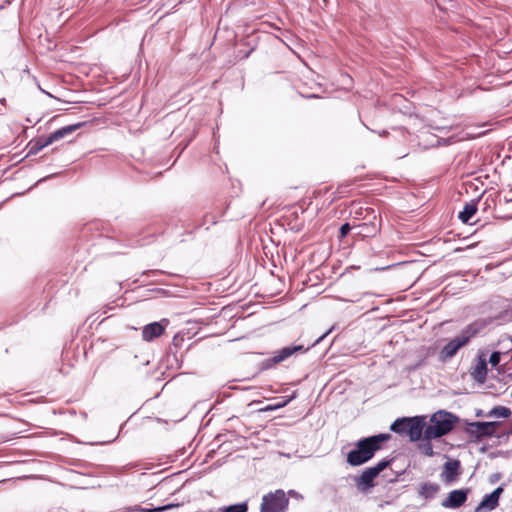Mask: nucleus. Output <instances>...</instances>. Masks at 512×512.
<instances>
[{
	"mask_svg": "<svg viewBox=\"0 0 512 512\" xmlns=\"http://www.w3.org/2000/svg\"><path fill=\"white\" fill-rule=\"evenodd\" d=\"M467 499V490H453L449 493L448 497L443 500L442 506L445 508H458Z\"/></svg>",
	"mask_w": 512,
	"mask_h": 512,
	"instance_id": "6e6552de",
	"label": "nucleus"
},
{
	"mask_svg": "<svg viewBox=\"0 0 512 512\" xmlns=\"http://www.w3.org/2000/svg\"><path fill=\"white\" fill-rule=\"evenodd\" d=\"M439 490V487L437 484L426 482L423 483L420 487L419 493L421 496L425 498H430L434 496Z\"/></svg>",
	"mask_w": 512,
	"mask_h": 512,
	"instance_id": "f3484780",
	"label": "nucleus"
},
{
	"mask_svg": "<svg viewBox=\"0 0 512 512\" xmlns=\"http://www.w3.org/2000/svg\"><path fill=\"white\" fill-rule=\"evenodd\" d=\"M287 404V401L283 402V403H277L276 405L272 406V407H268L267 410H271V409H277V408H280V407H283Z\"/></svg>",
	"mask_w": 512,
	"mask_h": 512,
	"instance_id": "393cba45",
	"label": "nucleus"
},
{
	"mask_svg": "<svg viewBox=\"0 0 512 512\" xmlns=\"http://www.w3.org/2000/svg\"><path fill=\"white\" fill-rule=\"evenodd\" d=\"M390 438L389 434H378L359 440L353 450L347 454V462L351 466H360L373 458L380 450L382 443Z\"/></svg>",
	"mask_w": 512,
	"mask_h": 512,
	"instance_id": "f257e3e1",
	"label": "nucleus"
},
{
	"mask_svg": "<svg viewBox=\"0 0 512 512\" xmlns=\"http://www.w3.org/2000/svg\"><path fill=\"white\" fill-rule=\"evenodd\" d=\"M502 492L503 489L501 487H498L492 493L485 495L482 501L475 509V512H481L482 510L491 511L495 509L498 505L499 498Z\"/></svg>",
	"mask_w": 512,
	"mask_h": 512,
	"instance_id": "0eeeda50",
	"label": "nucleus"
},
{
	"mask_svg": "<svg viewBox=\"0 0 512 512\" xmlns=\"http://www.w3.org/2000/svg\"><path fill=\"white\" fill-rule=\"evenodd\" d=\"M247 509L248 507L246 503H238L227 507H222L218 512H247Z\"/></svg>",
	"mask_w": 512,
	"mask_h": 512,
	"instance_id": "6ab92c4d",
	"label": "nucleus"
},
{
	"mask_svg": "<svg viewBox=\"0 0 512 512\" xmlns=\"http://www.w3.org/2000/svg\"><path fill=\"white\" fill-rule=\"evenodd\" d=\"M424 429V422L421 418H411L407 435L410 437L411 441H417L420 439L422 434L424 435Z\"/></svg>",
	"mask_w": 512,
	"mask_h": 512,
	"instance_id": "f8f14e48",
	"label": "nucleus"
},
{
	"mask_svg": "<svg viewBox=\"0 0 512 512\" xmlns=\"http://www.w3.org/2000/svg\"><path fill=\"white\" fill-rule=\"evenodd\" d=\"M510 415V409L503 406L495 407L489 412V416H494L498 418H508Z\"/></svg>",
	"mask_w": 512,
	"mask_h": 512,
	"instance_id": "a211bd4d",
	"label": "nucleus"
},
{
	"mask_svg": "<svg viewBox=\"0 0 512 512\" xmlns=\"http://www.w3.org/2000/svg\"><path fill=\"white\" fill-rule=\"evenodd\" d=\"M411 418H401L393 422L390 429L395 433L406 434L410 425Z\"/></svg>",
	"mask_w": 512,
	"mask_h": 512,
	"instance_id": "dca6fc26",
	"label": "nucleus"
},
{
	"mask_svg": "<svg viewBox=\"0 0 512 512\" xmlns=\"http://www.w3.org/2000/svg\"><path fill=\"white\" fill-rule=\"evenodd\" d=\"M500 362V353L499 352H493L489 358V363L492 366H497Z\"/></svg>",
	"mask_w": 512,
	"mask_h": 512,
	"instance_id": "4be33fe9",
	"label": "nucleus"
},
{
	"mask_svg": "<svg viewBox=\"0 0 512 512\" xmlns=\"http://www.w3.org/2000/svg\"><path fill=\"white\" fill-rule=\"evenodd\" d=\"M472 376L479 382H484L487 375V364L484 359H480L474 366Z\"/></svg>",
	"mask_w": 512,
	"mask_h": 512,
	"instance_id": "ddd939ff",
	"label": "nucleus"
},
{
	"mask_svg": "<svg viewBox=\"0 0 512 512\" xmlns=\"http://www.w3.org/2000/svg\"><path fill=\"white\" fill-rule=\"evenodd\" d=\"M456 420L457 418L452 413L443 410L434 413L424 429V439L429 441L448 434L453 429Z\"/></svg>",
	"mask_w": 512,
	"mask_h": 512,
	"instance_id": "f03ea898",
	"label": "nucleus"
},
{
	"mask_svg": "<svg viewBox=\"0 0 512 512\" xmlns=\"http://www.w3.org/2000/svg\"><path fill=\"white\" fill-rule=\"evenodd\" d=\"M459 467L460 463L457 460H450L446 462L441 473L442 481L447 484L454 482L458 476Z\"/></svg>",
	"mask_w": 512,
	"mask_h": 512,
	"instance_id": "9d476101",
	"label": "nucleus"
},
{
	"mask_svg": "<svg viewBox=\"0 0 512 512\" xmlns=\"http://www.w3.org/2000/svg\"><path fill=\"white\" fill-rule=\"evenodd\" d=\"M170 507H171L170 505H167V506L157 507V508H153V509L137 508L136 510L141 511V512H160V511H165V510L169 509Z\"/></svg>",
	"mask_w": 512,
	"mask_h": 512,
	"instance_id": "5701e85b",
	"label": "nucleus"
},
{
	"mask_svg": "<svg viewBox=\"0 0 512 512\" xmlns=\"http://www.w3.org/2000/svg\"><path fill=\"white\" fill-rule=\"evenodd\" d=\"M301 345L293 346V347H285L278 351L275 356L273 357L274 363L282 362L283 360L287 359L289 356H291L293 353L302 350Z\"/></svg>",
	"mask_w": 512,
	"mask_h": 512,
	"instance_id": "4468645a",
	"label": "nucleus"
},
{
	"mask_svg": "<svg viewBox=\"0 0 512 512\" xmlns=\"http://www.w3.org/2000/svg\"><path fill=\"white\" fill-rule=\"evenodd\" d=\"M328 333H329V331L327 333H325L324 335H322L319 339H317L315 344L319 343Z\"/></svg>",
	"mask_w": 512,
	"mask_h": 512,
	"instance_id": "a878e982",
	"label": "nucleus"
},
{
	"mask_svg": "<svg viewBox=\"0 0 512 512\" xmlns=\"http://www.w3.org/2000/svg\"><path fill=\"white\" fill-rule=\"evenodd\" d=\"M389 465V461L381 460L375 466L365 469L360 476L355 478L358 490L365 492L374 486V479Z\"/></svg>",
	"mask_w": 512,
	"mask_h": 512,
	"instance_id": "39448f33",
	"label": "nucleus"
},
{
	"mask_svg": "<svg viewBox=\"0 0 512 512\" xmlns=\"http://www.w3.org/2000/svg\"><path fill=\"white\" fill-rule=\"evenodd\" d=\"M350 231V225L348 223L343 224L340 228L341 237H345Z\"/></svg>",
	"mask_w": 512,
	"mask_h": 512,
	"instance_id": "b1692460",
	"label": "nucleus"
},
{
	"mask_svg": "<svg viewBox=\"0 0 512 512\" xmlns=\"http://www.w3.org/2000/svg\"><path fill=\"white\" fill-rule=\"evenodd\" d=\"M44 139L37 140L33 145H31L29 154H36L43 148H40L41 144L43 143Z\"/></svg>",
	"mask_w": 512,
	"mask_h": 512,
	"instance_id": "412c9836",
	"label": "nucleus"
},
{
	"mask_svg": "<svg viewBox=\"0 0 512 512\" xmlns=\"http://www.w3.org/2000/svg\"><path fill=\"white\" fill-rule=\"evenodd\" d=\"M420 449L423 452V454H425L426 456H432L433 455V448H432V445L429 442L423 443L420 446Z\"/></svg>",
	"mask_w": 512,
	"mask_h": 512,
	"instance_id": "aec40b11",
	"label": "nucleus"
},
{
	"mask_svg": "<svg viewBox=\"0 0 512 512\" xmlns=\"http://www.w3.org/2000/svg\"><path fill=\"white\" fill-rule=\"evenodd\" d=\"M163 322H166L165 320L161 322H153L148 325H146L143 328L142 331V337L145 341H151L156 337H159L165 330V325Z\"/></svg>",
	"mask_w": 512,
	"mask_h": 512,
	"instance_id": "9b49d317",
	"label": "nucleus"
},
{
	"mask_svg": "<svg viewBox=\"0 0 512 512\" xmlns=\"http://www.w3.org/2000/svg\"><path fill=\"white\" fill-rule=\"evenodd\" d=\"M288 498L283 490H276L262 498L261 512H285L288 506Z\"/></svg>",
	"mask_w": 512,
	"mask_h": 512,
	"instance_id": "20e7f679",
	"label": "nucleus"
},
{
	"mask_svg": "<svg viewBox=\"0 0 512 512\" xmlns=\"http://www.w3.org/2000/svg\"><path fill=\"white\" fill-rule=\"evenodd\" d=\"M477 211V205L475 202L471 201L469 203H467L463 209V211H461L459 213V219L463 222V223H468L471 218L475 215Z\"/></svg>",
	"mask_w": 512,
	"mask_h": 512,
	"instance_id": "2eb2a0df",
	"label": "nucleus"
},
{
	"mask_svg": "<svg viewBox=\"0 0 512 512\" xmlns=\"http://www.w3.org/2000/svg\"><path fill=\"white\" fill-rule=\"evenodd\" d=\"M479 325L477 323L471 324L466 327L460 335L450 340L440 351L439 359L442 362H447L454 357L459 349L465 346L469 340L478 333Z\"/></svg>",
	"mask_w": 512,
	"mask_h": 512,
	"instance_id": "7ed1b4c3",
	"label": "nucleus"
},
{
	"mask_svg": "<svg viewBox=\"0 0 512 512\" xmlns=\"http://www.w3.org/2000/svg\"><path fill=\"white\" fill-rule=\"evenodd\" d=\"M498 426L499 422H474L469 425V432L477 437L492 436Z\"/></svg>",
	"mask_w": 512,
	"mask_h": 512,
	"instance_id": "423d86ee",
	"label": "nucleus"
},
{
	"mask_svg": "<svg viewBox=\"0 0 512 512\" xmlns=\"http://www.w3.org/2000/svg\"><path fill=\"white\" fill-rule=\"evenodd\" d=\"M81 126V124H74L70 126L63 127L61 129H58L57 131L50 134L46 139H44L43 143L41 144L40 148H45L48 145L52 144L55 141H58L65 136L71 134L76 129H78Z\"/></svg>",
	"mask_w": 512,
	"mask_h": 512,
	"instance_id": "1a4fd4ad",
	"label": "nucleus"
}]
</instances>
